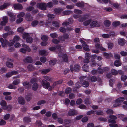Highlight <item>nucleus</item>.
I'll return each instance as SVG.
<instances>
[{
    "instance_id": "1",
    "label": "nucleus",
    "mask_w": 127,
    "mask_h": 127,
    "mask_svg": "<svg viewBox=\"0 0 127 127\" xmlns=\"http://www.w3.org/2000/svg\"><path fill=\"white\" fill-rule=\"evenodd\" d=\"M41 85L43 88L45 89H47L49 88V90H52L51 87L50 85V83L49 82H47L45 80H43L41 82Z\"/></svg>"
},
{
    "instance_id": "2",
    "label": "nucleus",
    "mask_w": 127,
    "mask_h": 127,
    "mask_svg": "<svg viewBox=\"0 0 127 127\" xmlns=\"http://www.w3.org/2000/svg\"><path fill=\"white\" fill-rule=\"evenodd\" d=\"M125 100L123 97H121L115 100V103L113 105L114 107H115L119 106L121 105V103L122 102Z\"/></svg>"
},
{
    "instance_id": "3",
    "label": "nucleus",
    "mask_w": 127,
    "mask_h": 127,
    "mask_svg": "<svg viewBox=\"0 0 127 127\" xmlns=\"http://www.w3.org/2000/svg\"><path fill=\"white\" fill-rule=\"evenodd\" d=\"M7 15L9 17V20L11 22H13L15 21L16 19V15L14 14L10 11L7 12Z\"/></svg>"
},
{
    "instance_id": "4",
    "label": "nucleus",
    "mask_w": 127,
    "mask_h": 127,
    "mask_svg": "<svg viewBox=\"0 0 127 127\" xmlns=\"http://www.w3.org/2000/svg\"><path fill=\"white\" fill-rule=\"evenodd\" d=\"M80 66L77 64H76L74 66L71 65L70 66V69L71 71H77L80 70Z\"/></svg>"
},
{
    "instance_id": "5",
    "label": "nucleus",
    "mask_w": 127,
    "mask_h": 127,
    "mask_svg": "<svg viewBox=\"0 0 127 127\" xmlns=\"http://www.w3.org/2000/svg\"><path fill=\"white\" fill-rule=\"evenodd\" d=\"M101 25L100 23H98L96 21H94L92 20L91 23H90V26L92 28L96 27H99Z\"/></svg>"
},
{
    "instance_id": "6",
    "label": "nucleus",
    "mask_w": 127,
    "mask_h": 127,
    "mask_svg": "<svg viewBox=\"0 0 127 127\" xmlns=\"http://www.w3.org/2000/svg\"><path fill=\"white\" fill-rule=\"evenodd\" d=\"M80 41L82 44V47H83V49L84 50L88 51H89L90 50L88 45L86 44L85 42L83 41L82 39L80 40Z\"/></svg>"
},
{
    "instance_id": "7",
    "label": "nucleus",
    "mask_w": 127,
    "mask_h": 127,
    "mask_svg": "<svg viewBox=\"0 0 127 127\" xmlns=\"http://www.w3.org/2000/svg\"><path fill=\"white\" fill-rule=\"evenodd\" d=\"M86 78L85 76H81L79 78L80 82H77L76 84V88H79L81 87L83 81L84 80V79Z\"/></svg>"
},
{
    "instance_id": "8",
    "label": "nucleus",
    "mask_w": 127,
    "mask_h": 127,
    "mask_svg": "<svg viewBox=\"0 0 127 127\" xmlns=\"http://www.w3.org/2000/svg\"><path fill=\"white\" fill-rule=\"evenodd\" d=\"M109 119L108 120V122L109 123H116V121L115 120L117 119L116 116L114 115H110L109 116Z\"/></svg>"
},
{
    "instance_id": "9",
    "label": "nucleus",
    "mask_w": 127,
    "mask_h": 127,
    "mask_svg": "<svg viewBox=\"0 0 127 127\" xmlns=\"http://www.w3.org/2000/svg\"><path fill=\"white\" fill-rule=\"evenodd\" d=\"M37 5L38 7L41 10H45L46 9V5L44 3H38L37 4Z\"/></svg>"
},
{
    "instance_id": "10",
    "label": "nucleus",
    "mask_w": 127,
    "mask_h": 127,
    "mask_svg": "<svg viewBox=\"0 0 127 127\" xmlns=\"http://www.w3.org/2000/svg\"><path fill=\"white\" fill-rule=\"evenodd\" d=\"M2 20V21L1 22V25L2 26H5L8 22V18L7 16H5L3 17Z\"/></svg>"
},
{
    "instance_id": "11",
    "label": "nucleus",
    "mask_w": 127,
    "mask_h": 127,
    "mask_svg": "<svg viewBox=\"0 0 127 127\" xmlns=\"http://www.w3.org/2000/svg\"><path fill=\"white\" fill-rule=\"evenodd\" d=\"M59 56L60 57H62L63 60L64 61L66 62L68 61V59L67 56L65 54H64L62 53H59Z\"/></svg>"
},
{
    "instance_id": "12",
    "label": "nucleus",
    "mask_w": 127,
    "mask_h": 127,
    "mask_svg": "<svg viewBox=\"0 0 127 127\" xmlns=\"http://www.w3.org/2000/svg\"><path fill=\"white\" fill-rule=\"evenodd\" d=\"M0 42L1 43L2 46L3 47H6L8 43V41H7L6 40H4L2 38H0Z\"/></svg>"
},
{
    "instance_id": "13",
    "label": "nucleus",
    "mask_w": 127,
    "mask_h": 127,
    "mask_svg": "<svg viewBox=\"0 0 127 127\" xmlns=\"http://www.w3.org/2000/svg\"><path fill=\"white\" fill-rule=\"evenodd\" d=\"M10 5V3L6 2L4 3L0 6V9L3 10L7 8Z\"/></svg>"
},
{
    "instance_id": "14",
    "label": "nucleus",
    "mask_w": 127,
    "mask_h": 127,
    "mask_svg": "<svg viewBox=\"0 0 127 127\" xmlns=\"http://www.w3.org/2000/svg\"><path fill=\"white\" fill-rule=\"evenodd\" d=\"M0 104L2 108L3 109H6L8 108L7 106L6 105V103L5 101L4 100L1 101Z\"/></svg>"
},
{
    "instance_id": "15",
    "label": "nucleus",
    "mask_w": 127,
    "mask_h": 127,
    "mask_svg": "<svg viewBox=\"0 0 127 127\" xmlns=\"http://www.w3.org/2000/svg\"><path fill=\"white\" fill-rule=\"evenodd\" d=\"M68 38V35L67 34H64L63 36H59L58 38L62 41H64L65 39H67Z\"/></svg>"
},
{
    "instance_id": "16",
    "label": "nucleus",
    "mask_w": 127,
    "mask_h": 127,
    "mask_svg": "<svg viewBox=\"0 0 127 127\" xmlns=\"http://www.w3.org/2000/svg\"><path fill=\"white\" fill-rule=\"evenodd\" d=\"M13 7L15 9L21 10L23 8V7L22 5L19 3H17L14 4Z\"/></svg>"
},
{
    "instance_id": "17",
    "label": "nucleus",
    "mask_w": 127,
    "mask_h": 127,
    "mask_svg": "<svg viewBox=\"0 0 127 127\" xmlns=\"http://www.w3.org/2000/svg\"><path fill=\"white\" fill-rule=\"evenodd\" d=\"M63 10V9L61 8H58L55 9L54 10V11L55 14L57 15H59L61 12Z\"/></svg>"
},
{
    "instance_id": "18",
    "label": "nucleus",
    "mask_w": 127,
    "mask_h": 127,
    "mask_svg": "<svg viewBox=\"0 0 127 127\" xmlns=\"http://www.w3.org/2000/svg\"><path fill=\"white\" fill-rule=\"evenodd\" d=\"M97 1L100 2H103L104 3L107 4L109 3V6H110L112 4V2L110 0H97Z\"/></svg>"
},
{
    "instance_id": "19",
    "label": "nucleus",
    "mask_w": 127,
    "mask_h": 127,
    "mask_svg": "<svg viewBox=\"0 0 127 127\" xmlns=\"http://www.w3.org/2000/svg\"><path fill=\"white\" fill-rule=\"evenodd\" d=\"M25 19L27 21H31L32 20L33 17L30 14H27L26 15Z\"/></svg>"
},
{
    "instance_id": "20",
    "label": "nucleus",
    "mask_w": 127,
    "mask_h": 127,
    "mask_svg": "<svg viewBox=\"0 0 127 127\" xmlns=\"http://www.w3.org/2000/svg\"><path fill=\"white\" fill-rule=\"evenodd\" d=\"M72 13V12L70 10H65L63 11L62 12L63 15H69Z\"/></svg>"
},
{
    "instance_id": "21",
    "label": "nucleus",
    "mask_w": 127,
    "mask_h": 127,
    "mask_svg": "<svg viewBox=\"0 0 127 127\" xmlns=\"http://www.w3.org/2000/svg\"><path fill=\"white\" fill-rule=\"evenodd\" d=\"M24 61L25 63H31L32 62V59L30 57L28 56L24 60Z\"/></svg>"
},
{
    "instance_id": "22",
    "label": "nucleus",
    "mask_w": 127,
    "mask_h": 127,
    "mask_svg": "<svg viewBox=\"0 0 127 127\" xmlns=\"http://www.w3.org/2000/svg\"><path fill=\"white\" fill-rule=\"evenodd\" d=\"M18 101L19 103L21 104H24L25 103V101L24 98L22 97L18 98Z\"/></svg>"
},
{
    "instance_id": "23",
    "label": "nucleus",
    "mask_w": 127,
    "mask_h": 127,
    "mask_svg": "<svg viewBox=\"0 0 127 127\" xmlns=\"http://www.w3.org/2000/svg\"><path fill=\"white\" fill-rule=\"evenodd\" d=\"M39 54L41 55L46 56L48 54V52L45 50H42L39 51Z\"/></svg>"
},
{
    "instance_id": "24",
    "label": "nucleus",
    "mask_w": 127,
    "mask_h": 127,
    "mask_svg": "<svg viewBox=\"0 0 127 127\" xmlns=\"http://www.w3.org/2000/svg\"><path fill=\"white\" fill-rule=\"evenodd\" d=\"M118 43L121 45H123L125 43V40L123 39H120L118 40Z\"/></svg>"
},
{
    "instance_id": "25",
    "label": "nucleus",
    "mask_w": 127,
    "mask_h": 127,
    "mask_svg": "<svg viewBox=\"0 0 127 127\" xmlns=\"http://www.w3.org/2000/svg\"><path fill=\"white\" fill-rule=\"evenodd\" d=\"M122 63L120 60H116L115 61L114 63V65L116 67H118L121 66Z\"/></svg>"
},
{
    "instance_id": "26",
    "label": "nucleus",
    "mask_w": 127,
    "mask_h": 127,
    "mask_svg": "<svg viewBox=\"0 0 127 127\" xmlns=\"http://www.w3.org/2000/svg\"><path fill=\"white\" fill-rule=\"evenodd\" d=\"M82 68L84 71H89V66L87 64H84L82 66Z\"/></svg>"
},
{
    "instance_id": "27",
    "label": "nucleus",
    "mask_w": 127,
    "mask_h": 127,
    "mask_svg": "<svg viewBox=\"0 0 127 127\" xmlns=\"http://www.w3.org/2000/svg\"><path fill=\"white\" fill-rule=\"evenodd\" d=\"M57 60L56 59H53L49 62V64L50 66L54 65L56 63Z\"/></svg>"
},
{
    "instance_id": "28",
    "label": "nucleus",
    "mask_w": 127,
    "mask_h": 127,
    "mask_svg": "<svg viewBox=\"0 0 127 127\" xmlns=\"http://www.w3.org/2000/svg\"><path fill=\"white\" fill-rule=\"evenodd\" d=\"M77 112L73 109L70 110L68 112V114L70 116H72L76 115Z\"/></svg>"
},
{
    "instance_id": "29",
    "label": "nucleus",
    "mask_w": 127,
    "mask_h": 127,
    "mask_svg": "<svg viewBox=\"0 0 127 127\" xmlns=\"http://www.w3.org/2000/svg\"><path fill=\"white\" fill-rule=\"evenodd\" d=\"M22 46L23 47L25 48L26 50V51H27L28 52H30L31 50L29 47L26 45L25 44L23 43L22 44Z\"/></svg>"
},
{
    "instance_id": "30",
    "label": "nucleus",
    "mask_w": 127,
    "mask_h": 127,
    "mask_svg": "<svg viewBox=\"0 0 127 127\" xmlns=\"http://www.w3.org/2000/svg\"><path fill=\"white\" fill-rule=\"evenodd\" d=\"M111 23L108 20H105L104 22V25L106 27H108L111 24Z\"/></svg>"
},
{
    "instance_id": "31",
    "label": "nucleus",
    "mask_w": 127,
    "mask_h": 127,
    "mask_svg": "<svg viewBox=\"0 0 127 127\" xmlns=\"http://www.w3.org/2000/svg\"><path fill=\"white\" fill-rule=\"evenodd\" d=\"M53 25L55 27H59V22L54 21L52 22Z\"/></svg>"
},
{
    "instance_id": "32",
    "label": "nucleus",
    "mask_w": 127,
    "mask_h": 127,
    "mask_svg": "<svg viewBox=\"0 0 127 127\" xmlns=\"http://www.w3.org/2000/svg\"><path fill=\"white\" fill-rule=\"evenodd\" d=\"M76 5L79 7H83L84 6V4L82 2H79L76 4Z\"/></svg>"
},
{
    "instance_id": "33",
    "label": "nucleus",
    "mask_w": 127,
    "mask_h": 127,
    "mask_svg": "<svg viewBox=\"0 0 127 127\" xmlns=\"http://www.w3.org/2000/svg\"><path fill=\"white\" fill-rule=\"evenodd\" d=\"M50 35L51 37L53 38H56L58 36L57 34L56 33H51Z\"/></svg>"
},
{
    "instance_id": "34",
    "label": "nucleus",
    "mask_w": 127,
    "mask_h": 127,
    "mask_svg": "<svg viewBox=\"0 0 127 127\" xmlns=\"http://www.w3.org/2000/svg\"><path fill=\"white\" fill-rule=\"evenodd\" d=\"M111 74L114 75H117L118 74V71L114 69H112L111 71Z\"/></svg>"
},
{
    "instance_id": "35",
    "label": "nucleus",
    "mask_w": 127,
    "mask_h": 127,
    "mask_svg": "<svg viewBox=\"0 0 127 127\" xmlns=\"http://www.w3.org/2000/svg\"><path fill=\"white\" fill-rule=\"evenodd\" d=\"M27 68L30 71H33L34 70L35 68L33 65L30 64L28 65L27 67Z\"/></svg>"
},
{
    "instance_id": "36",
    "label": "nucleus",
    "mask_w": 127,
    "mask_h": 127,
    "mask_svg": "<svg viewBox=\"0 0 127 127\" xmlns=\"http://www.w3.org/2000/svg\"><path fill=\"white\" fill-rule=\"evenodd\" d=\"M20 81L19 79L14 80L12 84L14 85H17L20 83Z\"/></svg>"
},
{
    "instance_id": "37",
    "label": "nucleus",
    "mask_w": 127,
    "mask_h": 127,
    "mask_svg": "<svg viewBox=\"0 0 127 127\" xmlns=\"http://www.w3.org/2000/svg\"><path fill=\"white\" fill-rule=\"evenodd\" d=\"M91 20H87L83 22V25L85 26H86L89 25V24H90V23H91Z\"/></svg>"
},
{
    "instance_id": "38",
    "label": "nucleus",
    "mask_w": 127,
    "mask_h": 127,
    "mask_svg": "<svg viewBox=\"0 0 127 127\" xmlns=\"http://www.w3.org/2000/svg\"><path fill=\"white\" fill-rule=\"evenodd\" d=\"M13 85V84H9L7 88L9 89H15L16 88V87Z\"/></svg>"
},
{
    "instance_id": "39",
    "label": "nucleus",
    "mask_w": 127,
    "mask_h": 127,
    "mask_svg": "<svg viewBox=\"0 0 127 127\" xmlns=\"http://www.w3.org/2000/svg\"><path fill=\"white\" fill-rule=\"evenodd\" d=\"M23 84L24 86H27L28 88L31 87L32 84H30V83L28 82L27 81H25L23 83Z\"/></svg>"
},
{
    "instance_id": "40",
    "label": "nucleus",
    "mask_w": 127,
    "mask_h": 127,
    "mask_svg": "<svg viewBox=\"0 0 127 127\" xmlns=\"http://www.w3.org/2000/svg\"><path fill=\"white\" fill-rule=\"evenodd\" d=\"M120 24V22L119 21H116L113 22L112 25L113 26L117 27Z\"/></svg>"
},
{
    "instance_id": "41",
    "label": "nucleus",
    "mask_w": 127,
    "mask_h": 127,
    "mask_svg": "<svg viewBox=\"0 0 127 127\" xmlns=\"http://www.w3.org/2000/svg\"><path fill=\"white\" fill-rule=\"evenodd\" d=\"M46 101L44 100H41L38 102L37 103V104L39 105H41L44 104L46 103Z\"/></svg>"
},
{
    "instance_id": "42",
    "label": "nucleus",
    "mask_w": 127,
    "mask_h": 127,
    "mask_svg": "<svg viewBox=\"0 0 127 127\" xmlns=\"http://www.w3.org/2000/svg\"><path fill=\"white\" fill-rule=\"evenodd\" d=\"M38 87V86L37 84L36 83H35L33 85L32 88L33 90L35 91L37 89Z\"/></svg>"
},
{
    "instance_id": "43",
    "label": "nucleus",
    "mask_w": 127,
    "mask_h": 127,
    "mask_svg": "<svg viewBox=\"0 0 127 127\" xmlns=\"http://www.w3.org/2000/svg\"><path fill=\"white\" fill-rule=\"evenodd\" d=\"M90 65L92 67H94L96 65V63L95 61L94 60H92L90 63Z\"/></svg>"
},
{
    "instance_id": "44",
    "label": "nucleus",
    "mask_w": 127,
    "mask_h": 127,
    "mask_svg": "<svg viewBox=\"0 0 127 127\" xmlns=\"http://www.w3.org/2000/svg\"><path fill=\"white\" fill-rule=\"evenodd\" d=\"M14 43L15 42L13 40H11L9 42H8L7 45L9 46H12L13 45Z\"/></svg>"
},
{
    "instance_id": "45",
    "label": "nucleus",
    "mask_w": 127,
    "mask_h": 127,
    "mask_svg": "<svg viewBox=\"0 0 127 127\" xmlns=\"http://www.w3.org/2000/svg\"><path fill=\"white\" fill-rule=\"evenodd\" d=\"M38 24V21L35 20L32 21V25L33 27H35Z\"/></svg>"
},
{
    "instance_id": "46",
    "label": "nucleus",
    "mask_w": 127,
    "mask_h": 127,
    "mask_svg": "<svg viewBox=\"0 0 127 127\" xmlns=\"http://www.w3.org/2000/svg\"><path fill=\"white\" fill-rule=\"evenodd\" d=\"M50 70L49 69H44L41 70V72L43 74H46L49 72Z\"/></svg>"
},
{
    "instance_id": "47",
    "label": "nucleus",
    "mask_w": 127,
    "mask_h": 127,
    "mask_svg": "<svg viewBox=\"0 0 127 127\" xmlns=\"http://www.w3.org/2000/svg\"><path fill=\"white\" fill-rule=\"evenodd\" d=\"M13 32L12 31H10L9 32V33H7L4 34L3 35L2 37L4 38H6L8 36L9 34H13Z\"/></svg>"
},
{
    "instance_id": "48",
    "label": "nucleus",
    "mask_w": 127,
    "mask_h": 127,
    "mask_svg": "<svg viewBox=\"0 0 127 127\" xmlns=\"http://www.w3.org/2000/svg\"><path fill=\"white\" fill-rule=\"evenodd\" d=\"M26 41L28 43H31L32 41V39L31 37L29 36L27 38Z\"/></svg>"
},
{
    "instance_id": "49",
    "label": "nucleus",
    "mask_w": 127,
    "mask_h": 127,
    "mask_svg": "<svg viewBox=\"0 0 127 127\" xmlns=\"http://www.w3.org/2000/svg\"><path fill=\"white\" fill-rule=\"evenodd\" d=\"M42 40L43 41H47L48 39V37L47 36L44 35L42 36L41 37Z\"/></svg>"
},
{
    "instance_id": "50",
    "label": "nucleus",
    "mask_w": 127,
    "mask_h": 127,
    "mask_svg": "<svg viewBox=\"0 0 127 127\" xmlns=\"http://www.w3.org/2000/svg\"><path fill=\"white\" fill-rule=\"evenodd\" d=\"M40 60L41 62L44 63L46 61L47 59L46 58L42 57H40Z\"/></svg>"
},
{
    "instance_id": "51",
    "label": "nucleus",
    "mask_w": 127,
    "mask_h": 127,
    "mask_svg": "<svg viewBox=\"0 0 127 127\" xmlns=\"http://www.w3.org/2000/svg\"><path fill=\"white\" fill-rule=\"evenodd\" d=\"M71 91V89L70 87L67 88L65 90V93L66 94H68Z\"/></svg>"
},
{
    "instance_id": "52",
    "label": "nucleus",
    "mask_w": 127,
    "mask_h": 127,
    "mask_svg": "<svg viewBox=\"0 0 127 127\" xmlns=\"http://www.w3.org/2000/svg\"><path fill=\"white\" fill-rule=\"evenodd\" d=\"M29 36L28 33H24L23 35V38L24 39H27V38Z\"/></svg>"
},
{
    "instance_id": "53",
    "label": "nucleus",
    "mask_w": 127,
    "mask_h": 127,
    "mask_svg": "<svg viewBox=\"0 0 127 127\" xmlns=\"http://www.w3.org/2000/svg\"><path fill=\"white\" fill-rule=\"evenodd\" d=\"M74 12L76 14H81L82 13V11L81 10L77 9H75L74 10Z\"/></svg>"
},
{
    "instance_id": "54",
    "label": "nucleus",
    "mask_w": 127,
    "mask_h": 127,
    "mask_svg": "<svg viewBox=\"0 0 127 127\" xmlns=\"http://www.w3.org/2000/svg\"><path fill=\"white\" fill-rule=\"evenodd\" d=\"M6 64L7 66L9 67H12L13 66V64L12 63L9 62H7L6 63Z\"/></svg>"
},
{
    "instance_id": "55",
    "label": "nucleus",
    "mask_w": 127,
    "mask_h": 127,
    "mask_svg": "<svg viewBox=\"0 0 127 127\" xmlns=\"http://www.w3.org/2000/svg\"><path fill=\"white\" fill-rule=\"evenodd\" d=\"M34 9V8L32 6H29L26 9V10L28 11H32Z\"/></svg>"
},
{
    "instance_id": "56",
    "label": "nucleus",
    "mask_w": 127,
    "mask_h": 127,
    "mask_svg": "<svg viewBox=\"0 0 127 127\" xmlns=\"http://www.w3.org/2000/svg\"><path fill=\"white\" fill-rule=\"evenodd\" d=\"M32 97V95L29 94L26 95V98L27 101H29L30 100Z\"/></svg>"
},
{
    "instance_id": "57",
    "label": "nucleus",
    "mask_w": 127,
    "mask_h": 127,
    "mask_svg": "<svg viewBox=\"0 0 127 127\" xmlns=\"http://www.w3.org/2000/svg\"><path fill=\"white\" fill-rule=\"evenodd\" d=\"M19 36L16 35L14 37L13 40L15 42L16 41H18L19 40Z\"/></svg>"
},
{
    "instance_id": "58",
    "label": "nucleus",
    "mask_w": 127,
    "mask_h": 127,
    "mask_svg": "<svg viewBox=\"0 0 127 127\" xmlns=\"http://www.w3.org/2000/svg\"><path fill=\"white\" fill-rule=\"evenodd\" d=\"M25 15V13L24 12H22L19 14L17 16L18 18H21L23 17Z\"/></svg>"
},
{
    "instance_id": "59",
    "label": "nucleus",
    "mask_w": 127,
    "mask_h": 127,
    "mask_svg": "<svg viewBox=\"0 0 127 127\" xmlns=\"http://www.w3.org/2000/svg\"><path fill=\"white\" fill-rule=\"evenodd\" d=\"M112 5L114 7L116 8H118L119 7V4L117 3H112Z\"/></svg>"
},
{
    "instance_id": "60",
    "label": "nucleus",
    "mask_w": 127,
    "mask_h": 127,
    "mask_svg": "<svg viewBox=\"0 0 127 127\" xmlns=\"http://www.w3.org/2000/svg\"><path fill=\"white\" fill-rule=\"evenodd\" d=\"M24 120L25 122H30L31 121L30 118L27 117H25Z\"/></svg>"
},
{
    "instance_id": "61",
    "label": "nucleus",
    "mask_w": 127,
    "mask_h": 127,
    "mask_svg": "<svg viewBox=\"0 0 127 127\" xmlns=\"http://www.w3.org/2000/svg\"><path fill=\"white\" fill-rule=\"evenodd\" d=\"M116 123H113L109 124V126L110 127H118V125L116 124Z\"/></svg>"
},
{
    "instance_id": "62",
    "label": "nucleus",
    "mask_w": 127,
    "mask_h": 127,
    "mask_svg": "<svg viewBox=\"0 0 127 127\" xmlns=\"http://www.w3.org/2000/svg\"><path fill=\"white\" fill-rule=\"evenodd\" d=\"M23 18H19L16 20V22L17 23H19L23 21Z\"/></svg>"
},
{
    "instance_id": "63",
    "label": "nucleus",
    "mask_w": 127,
    "mask_h": 127,
    "mask_svg": "<svg viewBox=\"0 0 127 127\" xmlns=\"http://www.w3.org/2000/svg\"><path fill=\"white\" fill-rule=\"evenodd\" d=\"M127 78V76L125 75H122L121 77V80L124 81L126 80Z\"/></svg>"
},
{
    "instance_id": "64",
    "label": "nucleus",
    "mask_w": 127,
    "mask_h": 127,
    "mask_svg": "<svg viewBox=\"0 0 127 127\" xmlns=\"http://www.w3.org/2000/svg\"><path fill=\"white\" fill-rule=\"evenodd\" d=\"M88 118L87 117H84L82 119V121L83 122H85L88 120Z\"/></svg>"
}]
</instances>
